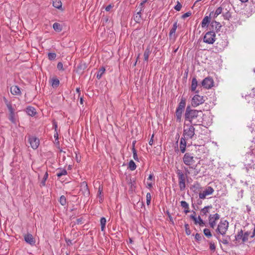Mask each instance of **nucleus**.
Wrapping results in <instances>:
<instances>
[{
    "mask_svg": "<svg viewBox=\"0 0 255 255\" xmlns=\"http://www.w3.org/2000/svg\"><path fill=\"white\" fill-rule=\"evenodd\" d=\"M202 115L203 113L201 111L191 110L189 107H187L185 114V120L189 121L190 124L196 125H197V122H195L194 120L199 117L201 118Z\"/></svg>",
    "mask_w": 255,
    "mask_h": 255,
    "instance_id": "obj_1",
    "label": "nucleus"
},
{
    "mask_svg": "<svg viewBox=\"0 0 255 255\" xmlns=\"http://www.w3.org/2000/svg\"><path fill=\"white\" fill-rule=\"evenodd\" d=\"M183 163L190 167V168H192L194 170H196L197 165H194L195 160L194 156L191 153L187 152L186 153L183 157Z\"/></svg>",
    "mask_w": 255,
    "mask_h": 255,
    "instance_id": "obj_2",
    "label": "nucleus"
},
{
    "mask_svg": "<svg viewBox=\"0 0 255 255\" xmlns=\"http://www.w3.org/2000/svg\"><path fill=\"white\" fill-rule=\"evenodd\" d=\"M195 135V128L191 124L186 125L184 128L183 138L192 139Z\"/></svg>",
    "mask_w": 255,
    "mask_h": 255,
    "instance_id": "obj_3",
    "label": "nucleus"
},
{
    "mask_svg": "<svg viewBox=\"0 0 255 255\" xmlns=\"http://www.w3.org/2000/svg\"><path fill=\"white\" fill-rule=\"evenodd\" d=\"M229 223L227 220H221L218 225V227L216 230L217 235H221L225 236L228 229Z\"/></svg>",
    "mask_w": 255,
    "mask_h": 255,
    "instance_id": "obj_4",
    "label": "nucleus"
},
{
    "mask_svg": "<svg viewBox=\"0 0 255 255\" xmlns=\"http://www.w3.org/2000/svg\"><path fill=\"white\" fill-rule=\"evenodd\" d=\"M176 173L177 174L178 178V183L180 190L181 191H184L186 187L185 179L187 177L184 175V173L179 169H178L176 171Z\"/></svg>",
    "mask_w": 255,
    "mask_h": 255,
    "instance_id": "obj_5",
    "label": "nucleus"
},
{
    "mask_svg": "<svg viewBox=\"0 0 255 255\" xmlns=\"http://www.w3.org/2000/svg\"><path fill=\"white\" fill-rule=\"evenodd\" d=\"M215 32L210 31L205 34L203 41L208 44H213L215 41Z\"/></svg>",
    "mask_w": 255,
    "mask_h": 255,
    "instance_id": "obj_6",
    "label": "nucleus"
},
{
    "mask_svg": "<svg viewBox=\"0 0 255 255\" xmlns=\"http://www.w3.org/2000/svg\"><path fill=\"white\" fill-rule=\"evenodd\" d=\"M205 101V97L199 95H195L192 99L191 105L194 107H196L203 104Z\"/></svg>",
    "mask_w": 255,
    "mask_h": 255,
    "instance_id": "obj_7",
    "label": "nucleus"
},
{
    "mask_svg": "<svg viewBox=\"0 0 255 255\" xmlns=\"http://www.w3.org/2000/svg\"><path fill=\"white\" fill-rule=\"evenodd\" d=\"M214 192V190L212 187L207 186L204 190L199 193V197L201 199H204L207 196L212 195Z\"/></svg>",
    "mask_w": 255,
    "mask_h": 255,
    "instance_id": "obj_8",
    "label": "nucleus"
},
{
    "mask_svg": "<svg viewBox=\"0 0 255 255\" xmlns=\"http://www.w3.org/2000/svg\"><path fill=\"white\" fill-rule=\"evenodd\" d=\"M220 219V215L216 213L214 215H210L209 217V224L211 228L214 229L216 225V221Z\"/></svg>",
    "mask_w": 255,
    "mask_h": 255,
    "instance_id": "obj_9",
    "label": "nucleus"
},
{
    "mask_svg": "<svg viewBox=\"0 0 255 255\" xmlns=\"http://www.w3.org/2000/svg\"><path fill=\"white\" fill-rule=\"evenodd\" d=\"M201 84L202 86L204 88L209 89L213 86L214 81L212 78L207 77L202 81Z\"/></svg>",
    "mask_w": 255,
    "mask_h": 255,
    "instance_id": "obj_10",
    "label": "nucleus"
},
{
    "mask_svg": "<svg viewBox=\"0 0 255 255\" xmlns=\"http://www.w3.org/2000/svg\"><path fill=\"white\" fill-rule=\"evenodd\" d=\"M28 141L31 147L34 149H36L39 145V139L35 136H29Z\"/></svg>",
    "mask_w": 255,
    "mask_h": 255,
    "instance_id": "obj_11",
    "label": "nucleus"
},
{
    "mask_svg": "<svg viewBox=\"0 0 255 255\" xmlns=\"http://www.w3.org/2000/svg\"><path fill=\"white\" fill-rule=\"evenodd\" d=\"M80 192L86 197L89 196L90 194V191L86 182H83L81 184Z\"/></svg>",
    "mask_w": 255,
    "mask_h": 255,
    "instance_id": "obj_12",
    "label": "nucleus"
},
{
    "mask_svg": "<svg viewBox=\"0 0 255 255\" xmlns=\"http://www.w3.org/2000/svg\"><path fill=\"white\" fill-rule=\"evenodd\" d=\"M221 27L220 23L217 22L216 21L213 20L210 24V29L211 31H214L215 30L216 32L220 30Z\"/></svg>",
    "mask_w": 255,
    "mask_h": 255,
    "instance_id": "obj_13",
    "label": "nucleus"
},
{
    "mask_svg": "<svg viewBox=\"0 0 255 255\" xmlns=\"http://www.w3.org/2000/svg\"><path fill=\"white\" fill-rule=\"evenodd\" d=\"M24 241L28 244L33 245L35 243V241L32 235L30 234H27L24 236Z\"/></svg>",
    "mask_w": 255,
    "mask_h": 255,
    "instance_id": "obj_14",
    "label": "nucleus"
},
{
    "mask_svg": "<svg viewBox=\"0 0 255 255\" xmlns=\"http://www.w3.org/2000/svg\"><path fill=\"white\" fill-rule=\"evenodd\" d=\"M177 27V22H175L173 25L172 27L170 30L169 33V36L170 39L173 38L174 39H175V33L176 32V29Z\"/></svg>",
    "mask_w": 255,
    "mask_h": 255,
    "instance_id": "obj_15",
    "label": "nucleus"
},
{
    "mask_svg": "<svg viewBox=\"0 0 255 255\" xmlns=\"http://www.w3.org/2000/svg\"><path fill=\"white\" fill-rule=\"evenodd\" d=\"M10 90L11 93L13 95H21V92L19 88L16 85L11 86L10 87Z\"/></svg>",
    "mask_w": 255,
    "mask_h": 255,
    "instance_id": "obj_16",
    "label": "nucleus"
},
{
    "mask_svg": "<svg viewBox=\"0 0 255 255\" xmlns=\"http://www.w3.org/2000/svg\"><path fill=\"white\" fill-rule=\"evenodd\" d=\"M186 139L181 137L180 141V150L182 153H184L186 151Z\"/></svg>",
    "mask_w": 255,
    "mask_h": 255,
    "instance_id": "obj_17",
    "label": "nucleus"
},
{
    "mask_svg": "<svg viewBox=\"0 0 255 255\" xmlns=\"http://www.w3.org/2000/svg\"><path fill=\"white\" fill-rule=\"evenodd\" d=\"M147 1V0H144L142 1L139 5L137 7L136 11H137V14H141V12L143 10L144 4Z\"/></svg>",
    "mask_w": 255,
    "mask_h": 255,
    "instance_id": "obj_18",
    "label": "nucleus"
},
{
    "mask_svg": "<svg viewBox=\"0 0 255 255\" xmlns=\"http://www.w3.org/2000/svg\"><path fill=\"white\" fill-rule=\"evenodd\" d=\"M26 113L28 115L33 116L36 114V111L34 108L28 107L26 108Z\"/></svg>",
    "mask_w": 255,
    "mask_h": 255,
    "instance_id": "obj_19",
    "label": "nucleus"
},
{
    "mask_svg": "<svg viewBox=\"0 0 255 255\" xmlns=\"http://www.w3.org/2000/svg\"><path fill=\"white\" fill-rule=\"evenodd\" d=\"M210 22V18L209 16H206L202 20L201 26L202 27L207 26Z\"/></svg>",
    "mask_w": 255,
    "mask_h": 255,
    "instance_id": "obj_20",
    "label": "nucleus"
},
{
    "mask_svg": "<svg viewBox=\"0 0 255 255\" xmlns=\"http://www.w3.org/2000/svg\"><path fill=\"white\" fill-rule=\"evenodd\" d=\"M151 53V51L150 49V47L148 46L147 47L146 49L144 51L143 56H144V60L145 61H147L149 58V55H150Z\"/></svg>",
    "mask_w": 255,
    "mask_h": 255,
    "instance_id": "obj_21",
    "label": "nucleus"
},
{
    "mask_svg": "<svg viewBox=\"0 0 255 255\" xmlns=\"http://www.w3.org/2000/svg\"><path fill=\"white\" fill-rule=\"evenodd\" d=\"M198 86V81L196 78H193L192 80L191 90L192 91H195Z\"/></svg>",
    "mask_w": 255,
    "mask_h": 255,
    "instance_id": "obj_22",
    "label": "nucleus"
},
{
    "mask_svg": "<svg viewBox=\"0 0 255 255\" xmlns=\"http://www.w3.org/2000/svg\"><path fill=\"white\" fill-rule=\"evenodd\" d=\"M62 2L60 0H54L53 1V5L55 8L60 9L62 8Z\"/></svg>",
    "mask_w": 255,
    "mask_h": 255,
    "instance_id": "obj_23",
    "label": "nucleus"
},
{
    "mask_svg": "<svg viewBox=\"0 0 255 255\" xmlns=\"http://www.w3.org/2000/svg\"><path fill=\"white\" fill-rule=\"evenodd\" d=\"M186 105L185 100L182 99L179 104V105L176 110H180V111H183Z\"/></svg>",
    "mask_w": 255,
    "mask_h": 255,
    "instance_id": "obj_24",
    "label": "nucleus"
},
{
    "mask_svg": "<svg viewBox=\"0 0 255 255\" xmlns=\"http://www.w3.org/2000/svg\"><path fill=\"white\" fill-rule=\"evenodd\" d=\"M53 28L57 32H60L62 30V26L59 23L55 22L53 24Z\"/></svg>",
    "mask_w": 255,
    "mask_h": 255,
    "instance_id": "obj_25",
    "label": "nucleus"
},
{
    "mask_svg": "<svg viewBox=\"0 0 255 255\" xmlns=\"http://www.w3.org/2000/svg\"><path fill=\"white\" fill-rule=\"evenodd\" d=\"M105 69L104 67L100 68L97 74L96 78L98 79H100L101 78L103 74L105 73Z\"/></svg>",
    "mask_w": 255,
    "mask_h": 255,
    "instance_id": "obj_26",
    "label": "nucleus"
},
{
    "mask_svg": "<svg viewBox=\"0 0 255 255\" xmlns=\"http://www.w3.org/2000/svg\"><path fill=\"white\" fill-rule=\"evenodd\" d=\"M106 222V219L105 217H102L101 218L100 224L101 226V231L103 232L105 231Z\"/></svg>",
    "mask_w": 255,
    "mask_h": 255,
    "instance_id": "obj_27",
    "label": "nucleus"
},
{
    "mask_svg": "<svg viewBox=\"0 0 255 255\" xmlns=\"http://www.w3.org/2000/svg\"><path fill=\"white\" fill-rule=\"evenodd\" d=\"M5 104L9 111V114H14V110L12 107L11 104L8 102L7 100H5Z\"/></svg>",
    "mask_w": 255,
    "mask_h": 255,
    "instance_id": "obj_28",
    "label": "nucleus"
},
{
    "mask_svg": "<svg viewBox=\"0 0 255 255\" xmlns=\"http://www.w3.org/2000/svg\"><path fill=\"white\" fill-rule=\"evenodd\" d=\"M183 111H180V110H176V116L177 119V121L180 122L181 120L182 115Z\"/></svg>",
    "mask_w": 255,
    "mask_h": 255,
    "instance_id": "obj_29",
    "label": "nucleus"
},
{
    "mask_svg": "<svg viewBox=\"0 0 255 255\" xmlns=\"http://www.w3.org/2000/svg\"><path fill=\"white\" fill-rule=\"evenodd\" d=\"M236 240L239 241L240 240H242L243 241V230H241L238 233V234L235 237Z\"/></svg>",
    "mask_w": 255,
    "mask_h": 255,
    "instance_id": "obj_30",
    "label": "nucleus"
},
{
    "mask_svg": "<svg viewBox=\"0 0 255 255\" xmlns=\"http://www.w3.org/2000/svg\"><path fill=\"white\" fill-rule=\"evenodd\" d=\"M190 218L194 221L195 224H199L200 220H198V217L196 218V213L195 212H193V214L190 215Z\"/></svg>",
    "mask_w": 255,
    "mask_h": 255,
    "instance_id": "obj_31",
    "label": "nucleus"
},
{
    "mask_svg": "<svg viewBox=\"0 0 255 255\" xmlns=\"http://www.w3.org/2000/svg\"><path fill=\"white\" fill-rule=\"evenodd\" d=\"M67 174V171L66 169H60L58 172H57V176L58 177H60L63 175H65Z\"/></svg>",
    "mask_w": 255,
    "mask_h": 255,
    "instance_id": "obj_32",
    "label": "nucleus"
},
{
    "mask_svg": "<svg viewBox=\"0 0 255 255\" xmlns=\"http://www.w3.org/2000/svg\"><path fill=\"white\" fill-rule=\"evenodd\" d=\"M215 237L219 242H221L223 244L227 245L229 243V242L226 238H223L222 240H221L219 235H215Z\"/></svg>",
    "mask_w": 255,
    "mask_h": 255,
    "instance_id": "obj_33",
    "label": "nucleus"
},
{
    "mask_svg": "<svg viewBox=\"0 0 255 255\" xmlns=\"http://www.w3.org/2000/svg\"><path fill=\"white\" fill-rule=\"evenodd\" d=\"M251 233L249 232H246L244 234L243 233V243H244L248 241L249 237Z\"/></svg>",
    "mask_w": 255,
    "mask_h": 255,
    "instance_id": "obj_34",
    "label": "nucleus"
},
{
    "mask_svg": "<svg viewBox=\"0 0 255 255\" xmlns=\"http://www.w3.org/2000/svg\"><path fill=\"white\" fill-rule=\"evenodd\" d=\"M136 166L133 160H130L128 164V168L131 170H134L136 169Z\"/></svg>",
    "mask_w": 255,
    "mask_h": 255,
    "instance_id": "obj_35",
    "label": "nucleus"
},
{
    "mask_svg": "<svg viewBox=\"0 0 255 255\" xmlns=\"http://www.w3.org/2000/svg\"><path fill=\"white\" fill-rule=\"evenodd\" d=\"M132 146L133 147L132 148V153H133V158L135 160H138L137 154L136 153V151L134 148V143H132Z\"/></svg>",
    "mask_w": 255,
    "mask_h": 255,
    "instance_id": "obj_36",
    "label": "nucleus"
},
{
    "mask_svg": "<svg viewBox=\"0 0 255 255\" xmlns=\"http://www.w3.org/2000/svg\"><path fill=\"white\" fill-rule=\"evenodd\" d=\"M184 169L185 171L184 175H186L187 177L188 175L192 173V170H193L192 168H190L189 166V167H185Z\"/></svg>",
    "mask_w": 255,
    "mask_h": 255,
    "instance_id": "obj_37",
    "label": "nucleus"
},
{
    "mask_svg": "<svg viewBox=\"0 0 255 255\" xmlns=\"http://www.w3.org/2000/svg\"><path fill=\"white\" fill-rule=\"evenodd\" d=\"M203 232L204 235L208 238L211 237L212 236L210 230L208 229H205L203 231Z\"/></svg>",
    "mask_w": 255,
    "mask_h": 255,
    "instance_id": "obj_38",
    "label": "nucleus"
},
{
    "mask_svg": "<svg viewBox=\"0 0 255 255\" xmlns=\"http://www.w3.org/2000/svg\"><path fill=\"white\" fill-rule=\"evenodd\" d=\"M191 188L192 189H195V190L199 191V189L201 188V187L200 186V185L199 183L196 182L192 185Z\"/></svg>",
    "mask_w": 255,
    "mask_h": 255,
    "instance_id": "obj_39",
    "label": "nucleus"
},
{
    "mask_svg": "<svg viewBox=\"0 0 255 255\" xmlns=\"http://www.w3.org/2000/svg\"><path fill=\"white\" fill-rule=\"evenodd\" d=\"M48 177V174L46 172H45V173L44 175L43 180L41 182V184L42 185V186H44L45 185V182H46V180L47 179Z\"/></svg>",
    "mask_w": 255,
    "mask_h": 255,
    "instance_id": "obj_40",
    "label": "nucleus"
},
{
    "mask_svg": "<svg viewBox=\"0 0 255 255\" xmlns=\"http://www.w3.org/2000/svg\"><path fill=\"white\" fill-rule=\"evenodd\" d=\"M222 7H219L215 11L214 13V17H216L218 15L222 13Z\"/></svg>",
    "mask_w": 255,
    "mask_h": 255,
    "instance_id": "obj_41",
    "label": "nucleus"
},
{
    "mask_svg": "<svg viewBox=\"0 0 255 255\" xmlns=\"http://www.w3.org/2000/svg\"><path fill=\"white\" fill-rule=\"evenodd\" d=\"M59 202L62 205H65L66 203V197L62 195L60 197Z\"/></svg>",
    "mask_w": 255,
    "mask_h": 255,
    "instance_id": "obj_42",
    "label": "nucleus"
},
{
    "mask_svg": "<svg viewBox=\"0 0 255 255\" xmlns=\"http://www.w3.org/2000/svg\"><path fill=\"white\" fill-rule=\"evenodd\" d=\"M181 206L184 208L185 209H189V205L185 201H182L181 202Z\"/></svg>",
    "mask_w": 255,
    "mask_h": 255,
    "instance_id": "obj_43",
    "label": "nucleus"
},
{
    "mask_svg": "<svg viewBox=\"0 0 255 255\" xmlns=\"http://www.w3.org/2000/svg\"><path fill=\"white\" fill-rule=\"evenodd\" d=\"M56 55L55 53H49L48 54V59L50 60H53L55 59Z\"/></svg>",
    "mask_w": 255,
    "mask_h": 255,
    "instance_id": "obj_44",
    "label": "nucleus"
},
{
    "mask_svg": "<svg viewBox=\"0 0 255 255\" xmlns=\"http://www.w3.org/2000/svg\"><path fill=\"white\" fill-rule=\"evenodd\" d=\"M8 119L12 123H14V124L16 123V120L14 118V114H9Z\"/></svg>",
    "mask_w": 255,
    "mask_h": 255,
    "instance_id": "obj_45",
    "label": "nucleus"
},
{
    "mask_svg": "<svg viewBox=\"0 0 255 255\" xmlns=\"http://www.w3.org/2000/svg\"><path fill=\"white\" fill-rule=\"evenodd\" d=\"M151 197L150 193H147L146 195V204L147 205H149L150 204Z\"/></svg>",
    "mask_w": 255,
    "mask_h": 255,
    "instance_id": "obj_46",
    "label": "nucleus"
},
{
    "mask_svg": "<svg viewBox=\"0 0 255 255\" xmlns=\"http://www.w3.org/2000/svg\"><path fill=\"white\" fill-rule=\"evenodd\" d=\"M59 84V80L58 79L52 80V85L53 87H57Z\"/></svg>",
    "mask_w": 255,
    "mask_h": 255,
    "instance_id": "obj_47",
    "label": "nucleus"
},
{
    "mask_svg": "<svg viewBox=\"0 0 255 255\" xmlns=\"http://www.w3.org/2000/svg\"><path fill=\"white\" fill-rule=\"evenodd\" d=\"M211 207L210 206H206L204 207L203 209L201 210V213L204 215H206L207 213H208V209L209 208H211Z\"/></svg>",
    "mask_w": 255,
    "mask_h": 255,
    "instance_id": "obj_48",
    "label": "nucleus"
},
{
    "mask_svg": "<svg viewBox=\"0 0 255 255\" xmlns=\"http://www.w3.org/2000/svg\"><path fill=\"white\" fill-rule=\"evenodd\" d=\"M182 7L181 3L178 1L177 4L174 6V9L177 11H180Z\"/></svg>",
    "mask_w": 255,
    "mask_h": 255,
    "instance_id": "obj_49",
    "label": "nucleus"
},
{
    "mask_svg": "<svg viewBox=\"0 0 255 255\" xmlns=\"http://www.w3.org/2000/svg\"><path fill=\"white\" fill-rule=\"evenodd\" d=\"M209 245H210V249L211 251H214L216 249V247H215L214 243H213V242H210Z\"/></svg>",
    "mask_w": 255,
    "mask_h": 255,
    "instance_id": "obj_50",
    "label": "nucleus"
},
{
    "mask_svg": "<svg viewBox=\"0 0 255 255\" xmlns=\"http://www.w3.org/2000/svg\"><path fill=\"white\" fill-rule=\"evenodd\" d=\"M185 231L187 235H189L191 234V231L189 229V226L188 224H185Z\"/></svg>",
    "mask_w": 255,
    "mask_h": 255,
    "instance_id": "obj_51",
    "label": "nucleus"
},
{
    "mask_svg": "<svg viewBox=\"0 0 255 255\" xmlns=\"http://www.w3.org/2000/svg\"><path fill=\"white\" fill-rule=\"evenodd\" d=\"M102 190H103L102 188L99 187V190H98V193H99V198H100V202L103 201V198H102L103 196H101Z\"/></svg>",
    "mask_w": 255,
    "mask_h": 255,
    "instance_id": "obj_52",
    "label": "nucleus"
},
{
    "mask_svg": "<svg viewBox=\"0 0 255 255\" xmlns=\"http://www.w3.org/2000/svg\"><path fill=\"white\" fill-rule=\"evenodd\" d=\"M141 19V14H136V15L134 17V20L136 21V22H139Z\"/></svg>",
    "mask_w": 255,
    "mask_h": 255,
    "instance_id": "obj_53",
    "label": "nucleus"
},
{
    "mask_svg": "<svg viewBox=\"0 0 255 255\" xmlns=\"http://www.w3.org/2000/svg\"><path fill=\"white\" fill-rule=\"evenodd\" d=\"M191 15V12H187L184 13V14H183L182 17L183 18H186L187 17L190 16Z\"/></svg>",
    "mask_w": 255,
    "mask_h": 255,
    "instance_id": "obj_54",
    "label": "nucleus"
},
{
    "mask_svg": "<svg viewBox=\"0 0 255 255\" xmlns=\"http://www.w3.org/2000/svg\"><path fill=\"white\" fill-rule=\"evenodd\" d=\"M202 236L199 234L197 233L195 235V239L197 241H200L202 239Z\"/></svg>",
    "mask_w": 255,
    "mask_h": 255,
    "instance_id": "obj_55",
    "label": "nucleus"
},
{
    "mask_svg": "<svg viewBox=\"0 0 255 255\" xmlns=\"http://www.w3.org/2000/svg\"><path fill=\"white\" fill-rule=\"evenodd\" d=\"M57 68L59 70H63V64L61 62H59L57 64Z\"/></svg>",
    "mask_w": 255,
    "mask_h": 255,
    "instance_id": "obj_56",
    "label": "nucleus"
},
{
    "mask_svg": "<svg viewBox=\"0 0 255 255\" xmlns=\"http://www.w3.org/2000/svg\"><path fill=\"white\" fill-rule=\"evenodd\" d=\"M198 220H200L199 225L200 226H204L205 224L203 221L201 219L200 216L198 217Z\"/></svg>",
    "mask_w": 255,
    "mask_h": 255,
    "instance_id": "obj_57",
    "label": "nucleus"
},
{
    "mask_svg": "<svg viewBox=\"0 0 255 255\" xmlns=\"http://www.w3.org/2000/svg\"><path fill=\"white\" fill-rule=\"evenodd\" d=\"M112 8V6L111 4L108 5L106 6L105 9L106 11H109L111 10V9Z\"/></svg>",
    "mask_w": 255,
    "mask_h": 255,
    "instance_id": "obj_58",
    "label": "nucleus"
},
{
    "mask_svg": "<svg viewBox=\"0 0 255 255\" xmlns=\"http://www.w3.org/2000/svg\"><path fill=\"white\" fill-rule=\"evenodd\" d=\"M153 135H152L151 137V139L150 140H149V145H152L153 143Z\"/></svg>",
    "mask_w": 255,
    "mask_h": 255,
    "instance_id": "obj_59",
    "label": "nucleus"
},
{
    "mask_svg": "<svg viewBox=\"0 0 255 255\" xmlns=\"http://www.w3.org/2000/svg\"><path fill=\"white\" fill-rule=\"evenodd\" d=\"M152 187V184L151 183H147V187L148 188H151Z\"/></svg>",
    "mask_w": 255,
    "mask_h": 255,
    "instance_id": "obj_60",
    "label": "nucleus"
},
{
    "mask_svg": "<svg viewBox=\"0 0 255 255\" xmlns=\"http://www.w3.org/2000/svg\"><path fill=\"white\" fill-rule=\"evenodd\" d=\"M153 175L152 174H150L147 178L148 180H152V178H153Z\"/></svg>",
    "mask_w": 255,
    "mask_h": 255,
    "instance_id": "obj_61",
    "label": "nucleus"
},
{
    "mask_svg": "<svg viewBox=\"0 0 255 255\" xmlns=\"http://www.w3.org/2000/svg\"><path fill=\"white\" fill-rule=\"evenodd\" d=\"M255 236V228H254V232H253V235L251 236V238H254Z\"/></svg>",
    "mask_w": 255,
    "mask_h": 255,
    "instance_id": "obj_62",
    "label": "nucleus"
},
{
    "mask_svg": "<svg viewBox=\"0 0 255 255\" xmlns=\"http://www.w3.org/2000/svg\"><path fill=\"white\" fill-rule=\"evenodd\" d=\"M77 223L78 224H81V219H77Z\"/></svg>",
    "mask_w": 255,
    "mask_h": 255,
    "instance_id": "obj_63",
    "label": "nucleus"
},
{
    "mask_svg": "<svg viewBox=\"0 0 255 255\" xmlns=\"http://www.w3.org/2000/svg\"><path fill=\"white\" fill-rule=\"evenodd\" d=\"M198 174V172L197 171H194V175H196Z\"/></svg>",
    "mask_w": 255,
    "mask_h": 255,
    "instance_id": "obj_64",
    "label": "nucleus"
}]
</instances>
